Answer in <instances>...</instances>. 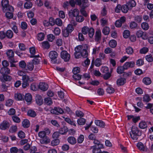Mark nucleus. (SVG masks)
Segmentation results:
<instances>
[{
    "label": "nucleus",
    "mask_w": 153,
    "mask_h": 153,
    "mask_svg": "<svg viewBox=\"0 0 153 153\" xmlns=\"http://www.w3.org/2000/svg\"><path fill=\"white\" fill-rule=\"evenodd\" d=\"M101 60L100 59L97 58L96 59L95 62V65L97 67L100 66L101 65Z\"/></svg>",
    "instance_id": "338daca9"
},
{
    "label": "nucleus",
    "mask_w": 153,
    "mask_h": 153,
    "mask_svg": "<svg viewBox=\"0 0 153 153\" xmlns=\"http://www.w3.org/2000/svg\"><path fill=\"white\" fill-rule=\"evenodd\" d=\"M109 28L107 27H105L103 29L102 32L105 35H107L109 34Z\"/></svg>",
    "instance_id": "8fccbe9b"
},
{
    "label": "nucleus",
    "mask_w": 153,
    "mask_h": 153,
    "mask_svg": "<svg viewBox=\"0 0 153 153\" xmlns=\"http://www.w3.org/2000/svg\"><path fill=\"white\" fill-rule=\"evenodd\" d=\"M1 5L3 8V11L5 10L6 7L9 5V1L8 0H2L1 2Z\"/></svg>",
    "instance_id": "a878e982"
},
{
    "label": "nucleus",
    "mask_w": 153,
    "mask_h": 153,
    "mask_svg": "<svg viewBox=\"0 0 153 153\" xmlns=\"http://www.w3.org/2000/svg\"><path fill=\"white\" fill-rule=\"evenodd\" d=\"M60 140L59 139H55L52 141L51 144L52 146H55L59 144Z\"/></svg>",
    "instance_id": "c03bdc74"
},
{
    "label": "nucleus",
    "mask_w": 153,
    "mask_h": 153,
    "mask_svg": "<svg viewBox=\"0 0 153 153\" xmlns=\"http://www.w3.org/2000/svg\"><path fill=\"white\" fill-rule=\"evenodd\" d=\"M49 56L52 63H56V59L58 57V54L56 51H51L49 53Z\"/></svg>",
    "instance_id": "7ed1b4c3"
},
{
    "label": "nucleus",
    "mask_w": 153,
    "mask_h": 153,
    "mask_svg": "<svg viewBox=\"0 0 153 153\" xmlns=\"http://www.w3.org/2000/svg\"><path fill=\"white\" fill-rule=\"evenodd\" d=\"M137 146L138 149L141 151L146 152L147 150V149L145 148L143 143L141 142L137 143Z\"/></svg>",
    "instance_id": "6ab92c4d"
},
{
    "label": "nucleus",
    "mask_w": 153,
    "mask_h": 153,
    "mask_svg": "<svg viewBox=\"0 0 153 153\" xmlns=\"http://www.w3.org/2000/svg\"><path fill=\"white\" fill-rule=\"evenodd\" d=\"M5 81H10L12 79V77L8 75L7 74L2 75Z\"/></svg>",
    "instance_id": "bf43d9fd"
},
{
    "label": "nucleus",
    "mask_w": 153,
    "mask_h": 153,
    "mask_svg": "<svg viewBox=\"0 0 153 153\" xmlns=\"http://www.w3.org/2000/svg\"><path fill=\"white\" fill-rule=\"evenodd\" d=\"M22 126L25 128H27L29 127L30 125V122L27 119L24 120L22 123Z\"/></svg>",
    "instance_id": "b1692460"
},
{
    "label": "nucleus",
    "mask_w": 153,
    "mask_h": 153,
    "mask_svg": "<svg viewBox=\"0 0 153 153\" xmlns=\"http://www.w3.org/2000/svg\"><path fill=\"white\" fill-rule=\"evenodd\" d=\"M74 30L73 26L71 24H69L66 28L62 30L63 36L65 37H68L70 33Z\"/></svg>",
    "instance_id": "f03ea898"
},
{
    "label": "nucleus",
    "mask_w": 153,
    "mask_h": 153,
    "mask_svg": "<svg viewBox=\"0 0 153 153\" xmlns=\"http://www.w3.org/2000/svg\"><path fill=\"white\" fill-rule=\"evenodd\" d=\"M68 142L72 145H74L76 143V139L74 137H69L67 139Z\"/></svg>",
    "instance_id": "4be33fe9"
},
{
    "label": "nucleus",
    "mask_w": 153,
    "mask_h": 153,
    "mask_svg": "<svg viewBox=\"0 0 153 153\" xmlns=\"http://www.w3.org/2000/svg\"><path fill=\"white\" fill-rule=\"evenodd\" d=\"M143 82L146 85H149L152 82L151 79L149 77H145L143 80Z\"/></svg>",
    "instance_id": "393cba45"
},
{
    "label": "nucleus",
    "mask_w": 153,
    "mask_h": 153,
    "mask_svg": "<svg viewBox=\"0 0 153 153\" xmlns=\"http://www.w3.org/2000/svg\"><path fill=\"white\" fill-rule=\"evenodd\" d=\"M60 133L59 132L56 131L53 133L52 137L53 139H58L59 137Z\"/></svg>",
    "instance_id": "13d9d810"
},
{
    "label": "nucleus",
    "mask_w": 153,
    "mask_h": 153,
    "mask_svg": "<svg viewBox=\"0 0 153 153\" xmlns=\"http://www.w3.org/2000/svg\"><path fill=\"white\" fill-rule=\"evenodd\" d=\"M85 119L83 118H80L78 120L77 122L79 125H83L85 124Z\"/></svg>",
    "instance_id": "a19ab883"
},
{
    "label": "nucleus",
    "mask_w": 153,
    "mask_h": 153,
    "mask_svg": "<svg viewBox=\"0 0 153 153\" xmlns=\"http://www.w3.org/2000/svg\"><path fill=\"white\" fill-rule=\"evenodd\" d=\"M101 38V32L100 30L96 31L95 33V40L96 42H98L100 40Z\"/></svg>",
    "instance_id": "f3484780"
},
{
    "label": "nucleus",
    "mask_w": 153,
    "mask_h": 153,
    "mask_svg": "<svg viewBox=\"0 0 153 153\" xmlns=\"http://www.w3.org/2000/svg\"><path fill=\"white\" fill-rule=\"evenodd\" d=\"M74 74H77L80 72V68L78 67L74 68L72 71Z\"/></svg>",
    "instance_id": "e2e57ef3"
},
{
    "label": "nucleus",
    "mask_w": 153,
    "mask_h": 153,
    "mask_svg": "<svg viewBox=\"0 0 153 153\" xmlns=\"http://www.w3.org/2000/svg\"><path fill=\"white\" fill-rule=\"evenodd\" d=\"M142 28L144 30H146L149 28L148 24L146 22H143L141 25Z\"/></svg>",
    "instance_id": "79ce46f5"
},
{
    "label": "nucleus",
    "mask_w": 153,
    "mask_h": 153,
    "mask_svg": "<svg viewBox=\"0 0 153 153\" xmlns=\"http://www.w3.org/2000/svg\"><path fill=\"white\" fill-rule=\"evenodd\" d=\"M84 19V18L81 15H78L76 17V21L79 22H83Z\"/></svg>",
    "instance_id": "ea45409f"
},
{
    "label": "nucleus",
    "mask_w": 153,
    "mask_h": 153,
    "mask_svg": "<svg viewBox=\"0 0 153 153\" xmlns=\"http://www.w3.org/2000/svg\"><path fill=\"white\" fill-rule=\"evenodd\" d=\"M109 46L112 48H115L117 45V42L114 40H111L109 42Z\"/></svg>",
    "instance_id": "e433bc0d"
},
{
    "label": "nucleus",
    "mask_w": 153,
    "mask_h": 153,
    "mask_svg": "<svg viewBox=\"0 0 153 153\" xmlns=\"http://www.w3.org/2000/svg\"><path fill=\"white\" fill-rule=\"evenodd\" d=\"M89 28L87 26L83 27L82 30V33L84 34H87L88 32Z\"/></svg>",
    "instance_id": "4d7b16f0"
},
{
    "label": "nucleus",
    "mask_w": 153,
    "mask_h": 153,
    "mask_svg": "<svg viewBox=\"0 0 153 153\" xmlns=\"http://www.w3.org/2000/svg\"><path fill=\"white\" fill-rule=\"evenodd\" d=\"M36 102L37 104L40 105L42 104L43 100L41 96L39 95H37L36 98Z\"/></svg>",
    "instance_id": "412c9836"
},
{
    "label": "nucleus",
    "mask_w": 153,
    "mask_h": 153,
    "mask_svg": "<svg viewBox=\"0 0 153 153\" xmlns=\"http://www.w3.org/2000/svg\"><path fill=\"white\" fill-rule=\"evenodd\" d=\"M55 24L59 26H61L62 24V20L59 18H57L55 20Z\"/></svg>",
    "instance_id": "6e6d98bb"
},
{
    "label": "nucleus",
    "mask_w": 153,
    "mask_h": 153,
    "mask_svg": "<svg viewBox=\"0 0 153 153\" xmlns=\"http://www.w3.org/2000/svg\"><path fill=\"white\" fill-rule=\"evenodd\" d=\"M19 67L22 68H24L26 66V64L24 61H20L19 63Z\"/></svg>",
    "instance_id": "774afa93"
},
{
    "label": "nucleus",
    "mask_w": 153,
    "mask_h": 153,
    "mask_svg": "<svg viewBox=\"0 0 153 153\" xmlns=\"http://www.w3.org/2000/svg\"><path fill=\"white\" fill-rule=\"evenodd\" d=\"M68 130V129L67 127L64 126L59 129V132L61 134H64L67 132Z\"/></svg>",
    "instance_id": "5701e85b"
},
{
    "label": "nucleus",
    "mask_w": 153,
    "mask_h": 153,
    "mask_svg": "<svg viewBox=\"0 0 153 153\" xmlns=\"http://www.w3.org/2000/svg\"><path fill=\"white\" fill-rule=\"evenodd\" d=\"M134 20L138 23H140L142 20L141 16H137L134 17Z\"/></svg>",
    "instance_id": "680f3d73"
},
{
    "label": "nucleus",
    "mask_w": 153,
    "mask_h": 153,
    "mask_svg": "<svg viewBox=\"0 0 153 153\" xmlns=\"http://www.w3.org/2000/svg\"><path fill=\"white\" fill-rule=\"evenodd\" d=\"M10 125L9 123L6 121H3L0 125V128L2 130H4L10 127Z\"/></svg>",
    "instance_id": "1a4fd4ad"
},
{
    "label": "nucleus",
    "mask_w": 153,
    "mask_h": 153,
    "mask_svg": "<svg viewBox=\"0 0 153 153\" xmlns=\"http://www.w3.org/2000/svg\"><path fill=\"white\" fill-rule=\"evenodd\" d=\"M30 58H34L32 60V63L34 65H37L39 63V60L37 58L39 57V55H31L30 56Z\"/></svg>",
    "instance_id": "f8f14e48"
},
{
    "label": "nucleus",
    "mask_w": 153,
    "mask_h": 153,
    "mask_svg": "<svg viewBox=\"0 0 153 153\" xmlns=\"http://www.w3.org/2000/svg\"><path fill=\"white\" fill-rule=\"evenodd\" d=\"M123 34L125 38H127L130 35V32L129 30H126L124 31Z\"/></svg>",
    "instance_id": "864d4df0"
},
{
    "label": "nucleus",
    "mask_w": 153,
    "mask_h": 153,
    "mask_svg": "<svg viewBox=\"0 0 153 153\" xmlns=\"http://www.w3.org/2000/svg\"><path fill=\"white\" fill-rule=\"evenodd\" d=\"M79 12L77 9H74L71 10L68 12V15L69 18L72 19L76 17L79 14Z\"/></svg>",
    "instance_id": "39448f33"
},
{
    "label": "nucleus",
    "mask_w": 153,
    "mask_h": 153,
    "mask_svg": "<svg viewBox=\"0 0 153 153\" xmlns=\"http://www.w3.org/2000/svg\"><path fill=\"white\" fill-rule=\"evenodd\" d=\"M127 5L129 7L131 8L135 7L136 5V3L134 0H131L127 3Z\"/></svg>",
    "instance_id": "c85d7f7f"
},
{
    "label": "nucleus",
    "mask_w": 153,
    "mask_h": 153,
    "mask_svg": "<svg viewBox=\"0 0 153 153\" xmlns=\"http://www.w3.org/2000/svg\"><path fill=\"white\" fill-rule=\"evenodd\" d=\"M82 56L84 58H86L88 56L87 51L85 49H83L81 51Z\"/></svg>",
    "instance_id": "de8ad7c7"
},
{
    "label": "nucleus",
    "mask_w": 153,
    "mask_h": 153,
    "mask_svg": "<svg viewBox=\"0 0 153 153\" xmlns=\"http://www.w3.org/2000/svg\"><path fill=\"white\" fill-rule=\"evenodd\" d=\"M27 115L28 116L31 117H34L36 115V112L33 110H29L27 112Z\"/></svg>",
    "instance_id": "bb28decb"
},
{
    "label": "nucleus",
    "mask_w": 153,
    "mask_h": 153,
    "mask_svg": "<svg viewBox=\"0 0 153 153\" xmlns=\"http://www.w3.org/2000/svg\"><path fill=\"white\" fill-rule=\"evenodd\" d=\"M93 143L95 144V146H96L97 147H99L100 148H103V144L100 143V142L96 139L94 140Z\"/></svg>",
    "instance_id": "7c9ffc66"
},
{
    "label": "nucleus",
    "mask_w": 153,
    "mask_h": 153,
    "mask_svg": "<svg viewBox=\"0 0 153 153\" xmlns=\"http://www.w3.org/2000/svg\"><path fill=\"white\" fill-rule=\"evenodd\" d=\"M125 70L126 69L124 68L123 66H120L117 68V71L118 74H121L123 73V71Z\"/></svg>",
    "instance_id": "f704fd0d"
},
{
    "label": "nucleus",
    "mask_w": 153,
    "mask_h": 153,
    "mask_svg": "<svg viewBox=\"0 0 153 153\" xmlns=\"http://www.w3.org/2000/svg\"><path fill=\"white\" fill-rule=\"evenodd\" d=\"M52 114H62L64 113L63 110L59 107H54V109H52L51 111Z\"/></svg>",
    "instance_id": "6e6552de"
},
{
    "label": "nucleus",
    "mask_w": 153,
    "mask_h": 153,
    "mask_svg": "<svg viewBox=\"0 0 153 153\" xmlns=\"http://www.w3.org/2000/svg\"><path fill=\"white\" fill-rule=\"evenodd\" d=\"M131 132L130 133V134L131 138L134 140L138 139V137L140 136L141 135V132L139 131L138 128L135 126H132L131 129Z\"/></svg>",
    "instance_id": "f257e3e1"
},
{
    "label": "nucleus",
    "mask_w": 153,
    "mask_h": 153,
    "mask_svg": "<svg viewBox=\"0 0 153 153\" xmlns=\"http://www.w3.org/2000/svg\"><path fill=\"white\" fill-rule=\"evenodd\" d=\"M32 5L33 4L31 2L28 1L25 3L24 6L25 8L29 9L32 7Z\"/></svg>",
    "instance_id": "2f4dec72"
},
{
    "label": "nucleus",
    "mask_w": 153,
    "mask_h": 153,
    "mask_svg": "<svg viewBox=\"0 0 153 153\" xmlns=\"http://www.w3.org/2000/svg\"><path fill=\"white\" fill-rule=\"evenodd\" d=\"M95 124L100 127L104 128L105 126V123L102 121L100 120H95Z\"/></svg>",
    "instance_id": "a211bd4d"
},
{
    "label": "nucleus",
    "mask_w": 153,
    "mask_h": 153,
    "mask_svg": "<svg viewBox=\"0 0 153 153\" xmlns=\"http://www.w3.org/2000/svg\"><path fill=\"white\" fill-rule=\"evenodd\" d=\"M135 63L133 61L130 62H127L124 65V68L126 70L129 68H132L134 67Z\"/></svg>",
    "instance_id": "9b49d317"
},
{
    "label": "nucleus",
    "mask_w": 153,
    "mask_h": 153,
    "mask_svg": "<svg viewBox=\"0 0 153 153\" xmlns=\"http://www.w3.org/2000/svg\"><path fill=\"white\" fill-rule=\"evenodd\" d=\"M55 36L52 34H49L47 36L48 39L50 42H52L55 39Z\"/></svg>",
    "instance_id": "3c124183"
},
{
    "label": "nucleus",
    "mask_w": 153,
    "mask_h": 153,
    "mask_svg": "<svg viewBox=\"0 0 153 153\" xmlns=\"http://www.w3.org/2000/svg\"><path fill=\"white\" fill-rule=\"evenodd\" d=\"M61 58L65 62H68L70 59V55L68 52L65 51H62L60 53Z\"/></svg>",
    "instance_id": "20e7f679"
},
{
    "label": "nucleus",
    "mask_w": 153,
    "mask_h": 153,
    "mask_svg": "<svg viewBox=\"0 0 153 153\" xmlns=\"http://www.w3.org/2000/svg\"><path fill=\"white\" fill-rule=\"evenodd\" d=\"M126 52L128 54H131L133 53V49L131 47H128L126 48Z\"/></svg>",
    "instance_id": "052dcab7"
},
{
    "label": "nucleus",
    "mask_w": 153,
    "mask_h": 153,
    "mask_svg": "<svg viewBox=\"0 0 153 153\" xmlns=\"http://www.w3.org/2000/svg\"><path fill=\"white\" fill-rule=\"evenodd\" d=\"M42 45L43 48L44 49H48L50 47V45L49 43L47 41H44L42 43Z\"/></svg>",
    "instance_id": "72a5a7b5"
},
{
    "label": "nucleus",
    "mask_w": 153,
    "mask_h": 153,
    "mask_svg": "<svg viewBox=\"0 0 153 153\" xmlns=\"http://www.w3.org/2000/svg\"><path fill=\"white\" fill-rule=\"evenodd\" d=\"M146 59L149 62H151L153 61V58L151 55H146Z\"/></svg>",
    "instance_id": "0e129e2a"
},
{
    "label": "nucleus",
    "mask_w": 153,
    "mask_h": 153,
    "mask_svg": "<svg viewBox=\"0 0 153 153\" xmlns=\"http://www.w3.org/2000/svg\"><path fill=\"white\" fill-rule=\"evenodd\" d=\"M129 7L127 5H124L121 7V10L123 12L125 13H127L129 9Z\"/></svg>",
    "instance_id": "58836bf2"
},
{
    "label": "nucleus",
    "mask_w": 153,
    "mask_h": 153,
    "mask_svg": "<svg viewBox=\"0 0 153 153\" xmlns=\"http://www.w3.org/2000/svg\"><path fill=\"white\" fill-rule=\"evenodd\" d=\"M27 68L26 69L27 70L28 69L29 71H31L33 70L34 68V66L33 64L32 63L29 62L27 63Z\"/></svg>",
    "instance_id": "37998d69"
},
{
    "label": "nucleus",
    "mask_w": 153,
    "mask_h": 153,
    "mask_svg": "<svg viewBox=\"0 0 153 153\" xmlns=\"http://www.w3.org/2000/svg\"><path fill=\"white\" fill-rule=\"evenodd\" d=\"M45 103L48 105H51L52 103L51 99L49 97L45 98L44 100Z\"/></svg>",
    "instance_id": "4c0bfd02"
},
{
    "label": "nucleus",
    "mask_w": 153,
    "mask_h": 153,
    "mask_svg": "<svg viewBox=\"0 0 153 153\" xmlns=\"http://www.w3.org/2000/svg\"><path fill=\"white\" fill-rule=\"evenodd\" d=\"M6 54L10 62H14L13 57L14 53L12 50H8L6 53Z\"/></svg>",
    "instance_id": "423d86ee"
},
{
    "label": "nucleus",
    "mask_w": 153,
    "mask_h": 153,
    "mask_svg": "<svg viewBox=\"0 0 153 153\" xmlns=\"http://www.w3.org/2000/svg\"><path fill=\"white\" fill-rule=\"evenodd\" d=\"M25 99L27 102H30L32 99V95L30 94H27L25 95Z\"/></svg>",
    "instance_id": "cd10ccee"
},
{
    "label": "nucleus",
    "mask_w": 153,
    "mask_h": 153,
    "mask_svg": "<svg viewBox=\"0 0 153 153\" xmlns=\"http://www.w3.org/2000/svg\"><path fill=\"white\" fill-rule=\"evenodd\" d=\"M126 82L125 78H120L118 79L117 81V85L121 86L123 85Z\"/></svg>",
    "instance_id": "dca6fc26"
},
{
    "label": "nucleus",
    "mask_w": 153,
    "mask_h": 153,
    "mask_svg": "<svg viewBox=\"0 0 153 153\" xmlns=\"http://www.w3.org/2000/svg\"><path fill=\"white\" fill-rule=\"evenodd\" d=\"M44 33H41L38 34L37 39L39 41H42L44 39Z\"/></svg>",
    "instance_id": "a18cd8bd"
},
{
    "label": "nucleus",
    "mask_w": 153,
    "mask_h": 153,
    "mask_svg": "<svg viewBox=\"0 0 153 153\" xmlns=\"http://www.w3.org/2000/svg\"><path fill=\"white\" fill-rule=\"evenodd\" d=\"M48 85L45 83H40L39 85V88L43 91H46L48 89Z\"/></svg>",
    "instance_id": "9d476101"
},
{
    "label": "nucleus",
    "mask_w": 153,
    "mask_h": 153,
    "mask_svg": "<svg viewBox=\"0 0 153 153\" xmlns=\"http://www.w3.org/2000/svg\"><path fill=\"white\" fill-rule=\"evenodd\" d=\"M85 9L83 8H81L80 10V12L82 15L86 17L88 16V14L85 10Z\"/></svg>",
    "instance_id": "5fc2aeb1"
},
{
    "label": "nucleus",
    "mask_w": 153,
    "mask_h": 153,
    "mask_svg": "<svg viewBox=\"0 0 153 153\" xmlns=\"http://www.w3.org/2000/svg\"><path fill=\"white\" fill-rule=\"evenodd\" d=\"M15 98L16 100H23L22 95L19 93L16 94L15 95Z\"/></svg>",
    "instance_id": "c756f323"
},
{
    "label": "nucleus",
    "mask_w": 153,
    "mask_h": 153,
    "mask_svg": "<svg viewBox=\"0 0 153 153\" xmlns=\"http://www.w3.org/2000/svg\"><path fill=\"white\" fill-rule=\"evenodd\" d=\"M126 21V18L124 16L121 17L120 19L117 20L115 22V25L117 27H120Z\"/></svg>",
    "instance_id": "0eeeda50"
},
{
    "label": "nucleus",
    "mask_w": 153,
    "mask_h": 153,
    "mask_svg": "<svg viewBox=\"0 0 153 153\" xmlns=\"http://www.w3.org/2000/svg\"><path fill=\"white\" fill-rule=\"evenodd\" d=\"M17 130V127L16 126H11L9 130V131L11 133L15 132Z\"/></svg>",
    "instance_id": "49530a36"
},
{
    "label": "nucleus",
    "mask_w": 153,
    "mask_h": 153,
    "mask_svg": "<svg viewBox=\"0 0 153 153\" xmlns=\"http://www.w3.org/2000/svg\"><path fill=\"white\" fill-rule=\"evenodd\" d=\"M65 120L66 122L70 124L71 125H73L74 126H76V125L74 122L73 121H71L70 119L69 118H65Z\"/></svg>",
    "instance_id": "603ef678"
},
{
    "label": "nucleus",
    "mask_w": 153,
    "mask_h": 153,
    "mask_svg": "<svg viewBox=\"0 0 153 153\" xmlns=\"http://www.w3.org/2000/svg\"><path fill=\"white\" fill-rule=\"evenodd\" d=\"M0 72L2 74V75H4L9 74L10 71L7 67H3L0 70Z\"/></svg>",
    "instance_id": "ddd939ff"
},
{
    "label": "nucleus",
    "mask_w": 153,
    "mask_h": 153,
    "mask_svg": "<svg viewBox=\"0 0 153 153\" xmlns=\"http://www.w3.org/2000/svg\"><path fill=\"white\" fill-rule=\"evenodd\" d=\"M137 26V24L134 22H131L130 25V27L131 29L136 28Z\"/></svg>",
    "instance_id": "69168bd1"
},
{
    "label": "nucleus",
    "mask_w": 153,
    "mask_h": 153,
    "mask_svg": "<svg viewBox=\"0 0 153 153\" xmlns=\"http://www.w3.org/2000/svg\"><path fill=\"white\" fill-rule=\"evenodd\" d=\"M42 138L40 140V142L41 144H47L50 142V139L47 136Z\"/></svg>",
    "instance_id": "aec40b11"
},
{
    "label": "nucleus",
    "mask_w": 153,
    "mask_h": 153,
    "mask_svg": "<svg viewBox=\"0 0 153 153\" xmlns=\"http://www.w3.org/2000/svg\"><path fill=\"white\" fill-rule=\"evenodd\" d=\"M102 148H100L99 147H97L96 146H94L91 147V149H92L93 153H101V149Z\"/></svg>",
    "instance_id": "2eb2a0df"
},
{
    "label": "nucleus",
    "mask_w": 153,
    "mask_h": 153,
    "mask_svg": "<svg viewBox=\"0 0 153 153\" xmlns=\"http://www.w3.org/2000/svg\"><path fill=\"white\" fill-rule=\"evenodd\" d=\"M6 33V36L8 38L10 39L13 36V33L12 31L10 30H8Z\"/></svg>",
    "instance_id": "c9c22d12"
},
{
    "label": "nucleus",
    "mask_w": 153,
    "mask_h": 153,
    "mask_svg": "<svg viewBox=\"0 0 153 153\" xmlns=\"http://www.w3.org/2000/svg\"><path fill=\"white\" fill-rule=\"evenodd\" d=\"M88 35L89 37L91 38L92 37L94 34V29L92 28H89Z\"/></svg>",
    "instance_id": "09e8293b"
},
{
    "label": "nucleus",
    "mask_w": 153,
    "mask_h": 153,
    "mask_svg": "<svg viewBox=\"0 0 153 153\" xmlns=\"http://www.w3.org/2000/svg\"><path fill=\"white\" fill-rule=\"evenodd\" d=\"M139 127L141 129H145L147 127V125L145 121H142L139 124Z\"/></svg>",
    "instance_id": "473e14b6"
},
{
    "label": "nucleus",
    "mask_w": 153,
    "mask_h": 153,
    "mask_svg": "<svg viewBox=\"0 0 153 153\" xmlns=\"http://www.w3.org/2000/svg\"><path fill=\"white\" fill-rule=\"evenodd\" d=\"M136 35L138 38L142 37L144 39H146L147 37L146 33L141 30L138 31L136 33Z\"/></svg>",
    "instance_id": "4468645a"
}]
</instances>
